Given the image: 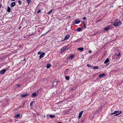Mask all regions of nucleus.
Masks as SVG:
<instances>
[{
  "label": "nucleus",
  "instance_id": "obj_7",
  "mask_svg": "<svg viewBox=\"0 0 123 123\" xmlns=\"http://www.w3.org/2000/svg\"><path fill=\"white\" fill-rule=\"evenodd\" d=\"M70 37V36H69V35L67 34V35L64 38V40H66L67 39H68Z\"/></svg>",
  "mask_w": 123,
  "mask_h": 123
},
{
  "label": "nucleus",
  "instance_id": "obj_5",
  "mask_svg": "<svg viewBox=\"0 0 123 123\" xmlns=\"http://www.w3.org/2000/svg\"><path fill=\"white\" fill-rule=\"evenodd\" d=\"M45 53H43L42 54H41L39 56L40 59L41 58L43 57V56L45 55Z\"/></svg>",
  "mask_w": 123,
  "mask_h": 123
},
{
  "label": "nucleus",
  "instance_id": "obj_25",
  "mask_svg": "<svg viewBox=\"0 0 123 123\" xmlns=\"http://www.w3.org/2000/svg\"><path fill=\"white\" fill-rule=\"evenodd\" d=\"M74 57V55H70L69 56V58L71 59V58H73Z\"/></svg>",
  "mask_w": 123,
  "mask_h": 123
},
{
  "label": "nucleus",
  "instance_id": "obj_6",
  "mask_svg": "<svg viewBox=\"0 0 123 123\" xmlns=\"http://www.w3.org/2000/svg\"><path fill=\"white\" fill-rule=\"evenodd\" d=\"M83 112V111H81L79 113V116L78 117V118H80L81 117Z\"/></svg>",
  "mask_w": 123,
  "mask_h": 123
},
{
  "label": "nucleus",
  "instance_id": "obj_24",
  "mask_svg": "<svg viewBox=\"0 0 123 123\" xmlns=\"http://www.w3.org/2000/svg\"><path fill=\"white\" fill-rule=\"evenodd\" d=\"M26 1L28 4L31 3V0H26Z\"/></svg>",
  "mask_w": 123,
  "mask_h": 123
},
{
  "label": "nucleus",
  "instance_id": "obj_29",
  "mask_svg": "<svg viewBox=\"0 0 123 123\" xmlns=\"http://www.w3.org/2000/svg\"><path fill=\"white\" fill-rule=\"evenodd\" d=\"M57 83L56 82H54L53 83V84L54 86H55L56 85Z\"/></svg>",
  "mask_w": 123,
  "mask_h": 123
},
{
  "label": "nucleus",
  "instance_id": "obj_31",
  "mask_svg": "<svg viewBox=\"0 0 123 123\" xmlns=\"http://www.w3.org/2000/svg\"><path fill=\"white\" fill-rule=\"evenodd\" d=\"M121 55V54L120 53H119L117 55V56H120V55Z\"/></svg>",
  "mask_w": 123,
  "mask_h": 123
},
{
  "label": "nucleus",
  "instance_id": "obj_40",
  "mask_svg": "<svg viewBox=\"0 0 123 123\" xmlns=\"http://www.w3.org/2000/svg\"><path fill=\"white\" fill-rule=\"evenodd\" d=\"M57 123H62L61 122H58Z\"/></svg>",
  "mask_w": 123,
  "mask_h": 123
},
{
  "label": "nucleus",
  "instance_id": "obj_26",
  "mask_svg": "<svg viewBox=\"0 0 123 123\" xmlns=\"http://www.w3.org/2000/svg\"><path fill=\"white\" fill-rule=\"evenodd\" d=\"M84 25L83 26V27L85 28V29L86 28V24L84 22Z\"/></svg>",
  "mask_w": 123,
  "mask_h": 123
},
{
  "label": "nucleus",
  "instance_id": "obj_33",
  "mask_svg": "<svg viewBox=\"0 0 123 123\" xmlns=\"http://www.w3.org/2000/svg\"><path fill=\"white\" fill-rule=\"evenodd\" d=\"M92 52V51L91 50H89V53H91Z\"/></svg>",
  "mask_w": 123,
  "mask_h": 123
},
{
  "label": "nucleus",
  "instance_id": "obj_36",
  "mask_svg": "<svg viewBox=\"0 0 123 123\" xmlns=\"http://www.w3.org/2000/svg\"><path fill=\"white\" fill-rule=\"evenodd\" d=\"M69 70V69H67L65 71V72H67L68 71V70Z\"/></svg>",
  "mask_w": 123,
  "mask_h": 123
},
{
  "label": "nucleus",
  "instance_id": "obj_1",
  "mask_svg": "<svg viewBox=\"0 0 123 123\" xmlns=\"http://www.w3.org/2000/svg\"><path fill=\"white\" fill-rule=\"evenodd\" d=\"M121 23L120 21H118L114 22L113 25L117 27L121 25Z\"/></svg>",
  "mask_w": 123,
  "mask_h": 123
},
{
  "label": "nucleus",
  "instance_id": "obj_4",
  "mask_svg": "<svg viewBox=\"0 0 123 123\" xmlns=\"http://www.w3.org/2000/svg\"><path fill=\"white\" fill-rule=\"evenodd\" d=\"M67 47L66 46L64 47L61 50L60 52L61 53H62L63 51L65 50L66 49Z\"/></svg>",
  "mask_w": 123,
  "mask_h": 123
},
{
  "label": "nucleus",
  "instance_id": "obj_38",
  "mask_svg": "<svg viewBox=\"0 0 123 123\" xmlns=\"http://www.w3.org/2000/svg\"><path fill=\"white\" fill-rule=\"evenodd\" d=\"M114 114H115V113H114V112L113 113H112L111 114V115H113Z\"/></svg>",
  "mask_w": 123,
  "mask_h": 123
},
{
  "label": "nucleus",
  "instance_id": "obj_37",
  "mask_svg": "<svg viewBox=\"0 0 123 123\" xmlns=\"http://www.w3.org/2000/svg\"><path fill=\"white\" fill-rule=\"evenodd\" d=\"M41 52H38V54L39 55L40 54H41Z\"/></svg>",
  "mask_w": 123,
  "mask_h": 123
},
{
  "label": "nucleus",
  "instance_id": "obj_41",
  "mask_svg": "<svg viewBox=\"0 0 123 123\" xmlns=\"http://www.w3.org/2000/svg\"><path fill=\"white\" fill-rule=\"evenodd\" d=\"M25 59H24V61H25Z\"/></svg>",
  "mask_w": 123,
  "mask_h": 123
},
{
  "label": "nucleus",
  "instance_id": "obj_3",
  "mask_svg": "<svg viewBox=\"0 0 123 123\" xmlns=\"http://www.w3.org/2000/svg\"><path fill=\"white\" fill-rule=\"evenodd\" d=\"M80 22V20L78 19H76L74 21L75 23V24H78Z\"/></svg>",
  "mask_w": 123,
  "mask_h": 123
},
{
  "label": "nucleus",
  "instance_id": "obj_10",
  "mask_svg": "<svg viewBox=\"0 0 123 123\" xmlns=\"http://www.w3.org/2000/svg\"><path fill=\"white\" fill-rule=\"evenodd\" d=\"M28 95V94H22L21 95V96L22 97H25L27 96Z\"/></svg>",
  "mask_w": 123,
  "mask_h": 123
},
{
  "label": "nucleus",
  "instance_id": "obj_22",
  "mask_svg": "<svg viewBox=\"0 0 123 123\" xmlns=\"http://www.w3.org/2000/svg\"><path fill=\"white\" fill-rule=\"evenodd\" d=\"M109 27H107L105 28L104 29L105 31H107L109 29Z\"/></svg>",
  "mask_w": 123,
  "mask_h": 123
},
{
  "label": "nucleus",
  "instance_id": "obj_35",
  "mask_svg": "<svg viewBox=\"0 0 123 123\" xmlns=\"http://www.w3.org/2000/svg\"><path fill=\"white\" fill-rule=\"evenodd\" d=\"M40 11H41L40 10H38V11H37V13H39L40 12Z\"/></svg>",
  "mask_w": 123,
  "mask_h": 123
},
{
  "label": "nucleus",
  "instance_id": "obj_32",
  "mask_svg": "<svg viewBox=\"0 0 123 123\" xmlns=\"http://www.w3.org/2000/svg\"><path fill=\"white\" fill-rule=\"evenodd\" d=\"M83 20H85L86 19V18L85 17H84L83 18Z\"/></svg>",
  "mask_w": 123,
  "mask_h": 123
},
{
  "label": "nucleus",
  "instance_id": "obj_19",
  "mask_svg": "<svg viewBox=\"0 0 123 123\" xmlns=\"http://www.w3.org/2000/svg\"><path fill=\"white\" fill-rule=\"evenodd\" d=\"M20 116V115L19 114H17L15 116V117L16 118H18Z\"/></svg>",
  "mask_w": 123,
  "mask_h": 123
},
{
  "label": "nucleus",
  "instance_id": "obj_11",
  "mask_svg": "<svg viewBox=\"0 0 123 123\" xmlns=\"http://www.w3.org/2000/svg\"><path fill=\"white\" fill-rule=\"evenodd\" d=\"M78 49L80 51H83L84 50V48L83 47L79 48Z\"/></svg>",
  "mask_w": 123,
  "mask_h": 123
},
{
  "label": "nucleus",
  "instance_id": "obj_12",
  "mask_svg": "<svg viewBox=\"0 0 123 123\" xmlns=\"http://www.w3.org/2000/svg\"><path fill=\"white\" fill-rule=\"evenodd\" d=\"M82 29V28L79 27L77 28V31H80Z\"/></svg>",
  "mask_w": 123,
  "mask_h": 123
},
{
  "label": "nucleus",
  "instance_id": "obj_20",
  "mask_svg": "<svg viewBox=\"0 0 123 123\" xmlns=\"http://www.w3.org/2000/svg\"><path fill=\"white\" fill-rule=\"evenodd\" d=\"M11 9L8 6L7 7V11L8 12H10V11Z\"/></svg>",
  "mask_w": 123,
  "mask_h": 123
},
{
  "label": "nucleus",
  "instance_id": "obj_30",
  "mask_svg": "<svg viewBox=\"0 0 123 123\" xmlns=\"http://www.w3.org/2000/svg\"><path fill=\"white\" fill-rule=\"evenodd\" d=\"M87 66L88 67H92L91 65H89V64H87Z\"/></svg>",
  "mask_w": 123,
  "mask_h": 123
},
{
  "label": "nucleus",
  "instance_id": "obj_34",
  "mask_svg": "<svg viewBox=\"0 0 123 123\" xmlns=\"http://www.w3.org/2000/svg\"><path fill=\"white\" fill-rule=\"evenodd\" d=\"M20 86V84H18L17 85V86L18 87H19Z\"/></svg>",
  "mask_w": 123,
  "mask_h": 123
},
{
  "label": "nucleus",
  "instance_id": "obj_2",
  "mask_svg": "<svg viewBox=\"0 0 123 123\" xmlns=\"http://www.w3.org/2000/svg\"><path fill=\"white\" fill-rule=\"evenodd\" d=\"M122 112L121 111H114V113L115 114V116H117L119 115V114L121 113Z\"/></svg>",
  "mask_w": 123,
  "mask_h": 123
},
{
  "label": "nucleus",
  "instance_id": "obj_17",
  "mask_svg": "<svg viewBox=\"0 0 123 123\" xmlns=\"http://www.w3.org/2000/svg\"><path fill=\"white\" fill-rule=\"evenodd\" d=\"M92 67L94 69H97L99 68V67L98 66H92Z\"/></svg>",
  "mask_w": 123,
  "mask_h": 123
},
{
  "label": "nucleus",
  "instance_id": "obj_21",
  "mask_svg": "<svg viewBox=\"0 0 123 123\" xmlns=\"http://www.w3.org/2000/svg\"><path fill=\"white\" fill-rule=\"evenodd\" d=\"M65 78L66 80H69L70 79V77L69 76H65Z\"/></svg>",
  "mask_w": 123,
  "mask_h": 123
},
{
  "label": "nucleus",
  "instance_id": "obj_28",
  "mask_svg": "<svg viewBox=\"0 0 123 123\" xmlns=\"http://www.w3.org/2000/svg\"><path fill=\"white\" fill-rule=\"evenodd\" d=\"M33 102L34 101H32V102H31V103L30 104V106H31L32 107L33 106L32 104L33 103Z\"/></svg>",
  "mask_w": 123,
  "mask_h": 123
},
{
  "label": "nucleus",
  "instance_id": "obj_8",
  "mask_svg": "<svg viewBox=\"0 0 123 123\" xmlns=\"http://www.w3.org/2000/svg\"><path fill=\"white\" fill-rule=\"evenodd\" d=\"M15 2H12L11 4V6L12 7H14L15 5Z\"/></svg>",
  "mask_w": 123,
  "mask_h": 123
},
{
  "label": "nucleus",
  "instance_id": "obj_9",
  "mask_svg": "<svg viewBox=\"0 0 123 123\" xmlns=\"http://www.w3.org/2000/svg\"><path fill=\"white\" fill-rule=\"evenodd\" d=\"M6 70L5 69H3L1 70L0 72V73L1 74H3L4 73L6 72Z\"/></svg>",
  "mask_w": 123,
  "mask_h": 123
},
{
  "label": "nucleus",
  "instance_id": "obj_39",
  "mask_svg": "<svg viewBox=\"0 0 123 123\" xmlns=\"http://www.w3.org/2000/svg\"><path fill=\"white\" fill-rule=\"evenodd\" d=\"M21 28V27L20 26H19L18 28V29H19Z\"/></svg>",
  "mask_w": 123,
  "mask_h": 123
},
{
  "label": "nucleus",
  "instance_id": "obj_18",
  "mask_svg": "<svg viewBox=\"0 0 123 123\" xmlns=\"http://www.w3.org/2000/svg\"><path fill=\"white\" fill-rule=\"evenodd\" d=\"M51 66V65L50 64H48L47 65V68H49Z\"/></svg>",
  "mask_w": 123,
  "mask_h": 123
},
{
  "label": "nucleus",
  "instance_id": "obj_23",
  "mask_svg": "<svg viewBox=\"0 0 123 123\" xmlns=\"http://www.w3.org/2000/svg\"><path fill=\"white\" fill-rule=\"evenodd\" d=\"M52 11H53V10H51L49 11L48 12L47 14H48V15L49 14H50L51 13V12H52Z\"/></svg>",
  "mask_w": 123,
  "mask_h": 123
},
{
  "label": "nucleus",
  "instance_id": "obj_13",
  "mask_svg": "<svg viewBox=\"0 0 123 123\" xmlns=\"http://www.w3.org/2000/svg\"><path fill=\"white\" fill-rule=\"evenodd\" d=\"M105 75V74H102L99 75V78L102 77Z\"/></svg>",
  "mask_w": 123,
  "mask_h": 123
},
{
  "label": "nucleus",
  "instance_id": "obj_27",
  "mask_svg": "<svg viewBox=\"0 0 123 123\" xmlns=\"http://www.w3.org/2000/svg\"><path fill=\"white\" fill-rule=\"evenodd\" d=\"M18 3L19 5H20L21 4V2L19 0L18 1Z\"/></svg>",
  "mask_w": 123,
  "mask_h": 123
},
{
  "label": "nucleus",
  "instance_id": "obj_15",
  "mask_svg": "<svg viewBox=\"0 0 123 123\" xmlns=\"http://www.w3.org/2000/svg\"><path fill=\"white\" fill-rule=\"evenodd\" d=\"M109 60L108 58L104 62V63L106 64L108 62H109Z\"/></svg>",
  "mask_w": 123,
  "mask_h": 123
},
{
  "label": "nucleus",
  "instance_id": "obj_42",
  "mask_svg": "<svg viewBox=\"0 0 123 123\" xmlns=\"http://www.w3.org/2000/svg\"><path fill=\"white\" fill-rule=\"evenodd\" d=\"M15 0H12V1H14Z\"/></svg>",
  "mask_w": 123,
  "mask_h": 123
},
{
  "label": "nucleus",
  "instance_id": "obj_14",
  "mask_svg": "<svg viewBox=\"0 0 123 123\" xmlns=\"http://www.w3.org/2000/svg\"><path fill=\"white\" fill-rule=\"evenodd\" d=\"M49 116L51 118H54L55 117V115H49Z\"/></svg>",
  "mask_w": 123,
  "mask_h": 123
},
{
  "label": "nucleus",
  "instance_id": "obj_16",
  "mask_svg": "<svg viewBox=\"0 0 123 123\" xmlns=\"http://www.w3.org/2000/svg\"><path fill=\"white\" fill-rule=\"evenodd\" d=\"M37 95V93L36 92H35L34 93H33L32 95V97H34L35 96Z\"/></svg>",
  "mask_w": 123,
  "mask_h": 123
}]
</instances>
